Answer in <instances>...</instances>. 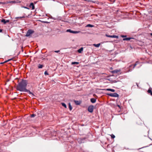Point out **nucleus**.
Segmentation results:
<instances>
[{
	"label": "nucleus",
	"mask_w": 152,
	"mask_h": 152,
	"mask_svg": "<svg viewBox=\"0 0 152 152\" xmlns=\"http://www.w3.org/2000/svg\"><path fill=\"white\" fill-rule=\"evenodd\" d=\"M27 84V81L22 79V81L18 83L16 89L20 91L25 92L27 90L26 89Z\"/></svg>",
	"instance_id": "nucleus-1"
},
{
	"label": "nucleus",
	"mask_w": 152,
	"mask_h": 152,
	"mask_svg": "<svg viewBox=\"0 0 152 152\" xmlns=\"http://www.w3.org/2000/svg\"><path fill=\"white\" fill-rule=\"evenodd\" d=\"M25 14H24V15H23V16L22 17H16V18H15L16 19H17V18H25V17H26V18H28V16H26V17L25 16Z\"/></svg>",
	"instance_id": "nucleus-16"
},
{
	"label": "nucleus",
	"mask_w": 152,
	"mask_h": 152,
	"mask_svg": "<svg viewBox=\"0 0 152 152\" xmlns=\"http://www.w3.org/2000/svg\"><path fill=\"white\" fill-rule=\"evenodd\" d=\"M132 39H131V40H131V42H132V41H133V40H132Z\"/></svg>",
	"instance_id": "nucleus-39"
},
{
	"label": "nucleus",
	"mask_w": 152,
	"mask_h": 152,
	"mask_svg": "<svg viewBox=\"0 0 152 152\" xmlns=\"http://www.w3.org/2000/svg\"><path fill=\"white\" fill-rule=\"evenodd\" d=\"M38 67L39 69L42 68L43 67V65L41 64H39L38 66Z\"/></svg>",
	"instance_id": "nucleus-20"
},
{
	"label": "nucleus",
	"mask_w": 152,
	"mask_h": 152,
	"mask_svg": "<svg viewBox=\"0 0 152 152\" xmlns=\"http://www.w3.org/2000/svg\"><path fill=\"white\" fill-rule=\"evenodd\" d=\"M1 3H2V4H4V3L2 2Z\"/></svg>",
	"instance_id": "nucleus-40"
},
{
	"label": "nucleus",
	"mask_w": 152,
	"mask_h": 152,
	"mask_svg": "<svg viewBox=\"0 0 152 152\" xmlns=\"http://www.w3.org/2000/svg\"><path fill=\"white\" fill-rule=\"evenodd\" d=\"M106 90L108 91H110L113 92H114L115 91V90L114 89L110 88H107L106 89Z\"/></svg>",
	"instance_id": "nucleus-17"
},
{
	"label": "nucleus",
	"mask_w": 152,
	"mask_h": 152,
	"mask_svg": "<svg viewBox=\"0 0 152 152\" xmlns=\"http://www.w3.org/2000/svg\"><path fill=\"white\" fill-rule=\"evenodd\" d=\"M36 116V115L34 114H32L31 115V117L32 118Z\"/></svg>",
	"instance_id": "nucleus-24"
},
{
	"label": "nucleus",
	"mask_w": 152,
	"mask_h": 152,
	"mask_svg": "<svg viewBox=\"0 0 152 152\" xmlns=\"http://www.w3.org/2000/svg\"><path fill=\"white\" fill-rule=\"evenodd\" d=\"M29 7L30 8H32V10H33L34 9V4L33 3H31L30 5H29Z\"/></svg>",
	"instance_id": "nucleus-11"
},
{
	"label": "nucleus",
	"mask_w": 152,
	"mask_h": 152,
	"mask_svg": "<svg viewBox=\"0 0 152 152\" xmlns=\"http://www.w3.org/2000/svg\"><path fill=\"white\" fill-rule=\"evenodd\" d=\"M8 62V60L5 61L4 62V63H6V62Z\"/></svg>",
	"instance_id": "nucleus-32"
},
{
	"label": "nucleus",
	"mask_w": 152,
	"mask_h": 152,
	"mask_svg": "<svg viewBox=\"0 0 152 152\" xmlns=\"http://www.w3.org/2000/svg\"><path fill=\"white\" fill-rule=\"evenodd\" d=\"M69 107L70 110L71 111L72 109V107L70 103H69Z\"/></svg>",
	"instance_id": "nucleus-18"
},
{
	"label": "nucleus",
	"mask_w": 152,
	"mask_h": 152,
	"mask_svg": "<svg viewBox=\"0 0 152 152\" xmlns=\"http://www.w3.org/2000/svg\"><path fill=\"white\" fill-rule=\"evenodd\" d=\"M147 92L149 94H150L151 96H152V91L149 88Z\"/></svg>",
	"instance_id": "nucleus-15"
},
{
	"label": "nucleus",
	"mask_w": 152,
	"mask_h": 152,
	"mask_svg": "<svg viewBox=\"0 0 152 152\" xmlns=\"http://www.w3.org/2000/svg\"><path fill=\"white\" fill-rule=\"evenodd\" d=\"M90 101H91V102L92 103H94L96 102V99L94 98H92L91 99Z\"/></svg>",
	"instance_id": "nucleus-12"
},
{
	"label": "nucleus",
	"mask_w": 152,
	"mask_h": 152,
	"mask_svg": "<svg viewBox=\"0 0 152 152\" xmlns=\"http://www.w3.org/2000/svg\"><path fill=\"white\" fill-rule=\"evenodd\" d=\"M117 106H118L120 108H121L120 106L119 105H117Z\"/></svg>",
	"instance_id": "nucleus-34"
},
{
	"label": "nucleus",
	"mask_w": 152,
	"mask_h": 152,
	"mask_svg": "<svg viewBox=\"0 0 152 152\" xmlns=\"http://www.w3.org/2000/svg\"><path fill=\"white\" fill-rule=\"evenodd\" d=\"M132 69H131V70H129V71H132Z\"/></svg>",
	"instance_id": "nucleus-42"
},
{
	"label": "nucleus",
	"mask_w": 152,
	"mask_h": 152,
	"mask_svg": "<svg viewBox=\"0 0 152 152\" xmlns=\"http://www.w3.org/2000/svg\"><path fill=\"white\" fill-rule=\"evenodd\" d=\"M66 31L67 32H69L70 33L73 34H77L80 32V31H73L70 29H68Z\"/></svg>",
	"instance_id": "nucleus-4"
},
{
	"label": "nucleus",
	"mask_w": 152,
	"mask_h": 152,
	"mask_svg": "<svg viewBox=\"0 0 152 152\" xmlns=\"http://www.w3.org/2000/svg\"><path fill=\"white\" fill-rule=\"evenodd\" d=\"M23 7L25 8H26V9H28V10L29 9V8H28L26 7Z\"/></svg>",
	"instance_id": "nucleus-29"
},
{
	"label": "nucleus",
	"mask_w": 152,
	"mask_h": 152,
	"mask_svg": "<svg viewBox=\"0 0 152 152\" xmlns=\"http://www.w3.org/2000/svg\"><path fill=\"white\" fill-rule=\"evenodd\" d=\"M150 35L152 36V33H150Z\"/></svg>",
	"instance_id": "nucleus-37"
},
{
	"label": "nucleus",
	"mask_w": 152,
	"mask_h": 152,
	"mask_svg": "<svg viewBox=\"0 0 152 152\" xmlns=\"http://www.w3.org/2000/svg\"><path fill=\"white\" fill-rule=\"evenodd\" d=\"M1 22L3 23L4 24H6L7 23H9L10 22L9 20H6L5 19H2L1 20Z\"/></svg>",
	"instance_id": "nucleus-8"
},
{
	"label": "nucleus",
	"mask_w": 152,
	"mask_h": 152,
	"mask_svg": "<svg viewBox=\"0 0 152 152\" xmlns=\"http://www.w3.org/2000/svg\"><path fill=\"white\" fill-rule=\"evenodd\" d=\"M34 33V31L31 30H28L27 32V33L26 35V37H28L30 36L31 34H32Z\"/></svg>",
	"instance_id": "nucleus-2"
},
{
	"label": "nucleus",
	"mask_w": 152,
	"mask_h": 152,
	"mask_svg": "<svg viewBox=\"0 0 152 152\" xmlns=\"http://www.w3.org/2000/svg\"><path fill=\"white\" fill-rule=\"evenodd\" d=\"M130 48H131V49H132L133 48V47H132V46H130Z\"/></svg>",
	"instance_id": "nucleus-30"
},
{
	"label": "nucleus",
	"mask_w": 152,
	"mask_h": 152,
	"mask_svg": "<svg viewBox=\"0 0 152 152\" xmlns=\"http://www.w3.org/2000/svg\"><path fill=\"white\" fill-rule=\"evenodd\" d=\"M111 137L112 138H114L115 137L114 135L112 134L111 135Z\"/></svg>",
	"instance_id": "nucleus-26"
},
{
	"label": "nucleus",
	"mask_w": 152,
	"mask_h": 152,
	"mask_svg": "<svg viewBox=\"0 0 152 152\" xmlns=\"http://www.w3.org/2000/svg\"><path fill=\"white\" fill-rule=\"evenodd\" d=\"M79 64V63L77 62H72V64Z\"/></svg>",
	"instance_id": "nucleus-23"
},
{
	"label": "nucleus",
	"mask_w": 152,
	"mask_h": 152,
	"mask_svg": "<svg viewBox=\"0 0 152 152\" xmlns=\"http://www.w3.org/2000/svg\"><path fill=\"white\" fill-rule=\"evenodd\" d=\"M133 39V40H136V39L133 38H131V37H128V38H124L123 39V40H126V41H128V40H129L131 39Z\"/></svg>",
	"instance_id": "nucleus-9"
},
{
	"label": "nucleus",
	"mask_w": 152,
	"mask_h": 152,
	"mask_svg": "<svg viewBox=\"0 0 152 152\" xmlns=\"http://www.w3.org/2000/svg\"><path fill=\"white\" fill-rule=\"evenodd\" d=\"M25 92L28 93V94L30 95V97H31L33 98H34V97L36 96L34 93L31 92L29 90L27 89Z\"/></svg>",
	"instance_id": "nucleus-6"
},
{
	"label": "nucleus",
	"mask_w": 152,
	"mask_h": 152,
	"mask_svg": "<svg viewBox=\"0 0 152 152\" xmlns=\"http://www.w3.org/2000/svg\"><path fill=\"white\" fill-rule=\"evenodd\" d=\"M74 102L76 105H79L80 104V102L79 101L74 100Z\"/></svg>",
	"instance_id": "nucleus-13"
},
{
	"label": "nucleus",
	"mask_w": 152,
	"mask_h": 152,
	"mask_svg": "<svg viewBox=\"0 0 152 152\" xmlns=\"http://www.w3.org/2000/svg\"><path fill=\"white\" fill-rule=\"evenodd\" d=\"M126 36H124V35H122V37H125Z\"/></svg>",
	"instance_id": "nucleus-36"
},
{
	"label": "nucleus",
	"mask_w": 152,
	"mask_h": 152,
	"mask_svg": "<svg viewBox=\"0 0 152 152\" xmlns=\"http://www.w3.org/2000/svg\"><path fill=\"white\" fill-rule=\"evenodd\" d=\"M45 22V23H48V22Z\"/></svg>",
	"instance_id": "nucleus-41"
},
{
	"label": "nucleus",
	"mask_w": 152,
	"mask_h": 152,
	"mask_svg": "<svg viewBox=\"0 0 152 152\" xmlns=\"http://www.w3.org/2000/svg\"><path fill=\"white\" fill-rule=\"evenodd\" d=\"M83 47L80 48V49L78 50V52L80 53H81L82 51L83 50Z\"/></svg>",
	"instance_id": "nucleus-14"
},
{
	"label": "nucleus",
	"mask_w": 152,
	"mask_h": 152,
	"mask_svg": "<svg viewBox=\"0 0 152 152\" xmlns=\"http://www.w3.org/2000/svg\"><path fill=\"white\" fill-rule=\"evenodd\" d=\"M108 95L113 97H118L119 95L117 93H108L107 94Z\"/></svg>",
	"instance_id": "nucleus-3"
},
{
	"label": "nucleus",
	"mask_w": 152,
	"mask_h": 152,
	"mask_svg": "<svg viewBox=\"0 0 152 152\" xmlns=\"http://www.w3.org/2000/svg\"><path fill=\"white\" fill-rule=\"evenodd\" d=\"M60 51V50H56L54 51V52L55 53H58Z\"/></svg>",
	"instance_id": "nucleus-28"
},
{
	"label": "nucleus",
	"mask_w": 152,
	"mask_h": 152,
	"mask_svg": "<svg viewBox=\"0 0 152 152\" xmlns=\"http://www.w3.org/2000/svg\"><path fill=\"white\" fill-rule=\"evenodd\" d=\"M136 84H137V86L138 87V84H137V83H136Z\"/></svg>",
	"instance_id": "nucleus-38"
},
{
	"label": "nucleus",
	"mask_w": 152,
	"mask_h": 152,
	"mask_svg": "<svg viewBox=\"0 0 152 152\" xmlns=\"http://www.w3.org/2000/svg\"><path fill=\"white\" fill-rule=\"evenodd\" d=\"M139 62L138 61H137L134 64V65H131L129 66V67L130 68H131L132 66H133V69H134L135 67L138 64Z\"/></svg>",
	"instance_id": "nucleus-10"
},
{
	"label": "nucleus",
	"mask_w": 152,
	"mask_h": 152,
	"mask_svg": "<svg viewBox=\"0 0 152 152\" xmlns=\"http://www.w3.org/2000/svg\"><path fill=\"white\" fill-rule=\"evenodd\" d=\"M94 108V106L91 105L88 107V110L89 112L91 113L93 112Z\"/></svg>",
	"instance_id": "nucleus-5"
},
{
	"label": "nucleus",
	"mask_w": 152,
	"mask_h": 152,
	"mask_svg": "<svg viewBox=\"0 0 152 152\" xmlns=\"http://www.w3.org/2000/svg\"><path fill=\"white\" fill-rule=\"evenodd\" d=\"M100 43H98L97 44H94V46H95L96 47H99L100 46Z\"/></svg>",
	"instance_id": "nucleus-21"
},
{
	"label": "nucleus",
	"mask_w": 152,
	"mask_h": 152,
	"mask_svg": "<svg viewBox=\"0 0 152 152\" xmlns=\"http://www.w3.org/2000/svg\"><path fill=\"white\" fill-rule=\"evenodd\" d=\"M44 74L45 75H48V72L46 71L45 72Z\"/></svg>",
	"instance_id": "nucleus-27"
},
{
	"label": "nucleus",
	"mask_w": 152,
	"mask_h": 152,
	"mask_svg": "<svg viewBox=\"0 0 152 152\" xmlns=\"http://www.w3.org/2000/svg\"><path fill=\"white\" fill-rule=\"evenodd\" d=\"M2 30L0 29V32H2Z\"/></svg>",
	"instance_id": "nucleus-33"
},
{
	"label": "nucleus",
	"mask_w": 152,
	"mask_h": 152,
	"mask_svg": "<svg viewBox=\"0 0 152 152\" xmlns=\"http://www.w3.org/2000/svg\"><path fill=\"white\" fill-rule=\"evenodd\" d=\"M61 104H62V106H63V107H65V108H66V104H65L64 103H61Z\"/></svg>",
	"instance_id": "nucleus-22"
},
{
	"label": "nucleus",
	"mask_w": 152,
	"mask_h": 152,
	"mask_svg": "<svg viewBox=\"0 0 152 152\" xmlns=\"http://www.w3.org/2000/svg\"><path fill=\"white\" fill-rule=\"evenodd\" d=\"M94 26L93 25L88 24L86 25V27H92Z\"/></svg>",
	"instance_id": "nucleus-19"
},
{
	"label": "nucleus",
	"mask_w": 152,
	"mask_h": 152,
	"mask_svg": "<svg viewBox=\"0 0 152 152\" xmlns=\"http://www.w3.org/2000/svg\"><path fill=\"white\" fill-rule=\"evenodd\" d=\"M4 63V62H1V63H0V64H3Z\"/></svg>",
	"instance_id": "nucleus-35"
},
{
	"label": "nucleus",
	"mask_w": 152,
	"mask_h": 152,
	"mask_svg": "<svg viewBox=\"0 0 152 152\" xmlns=\"http://www.w3.org/2000/svg\"><path fill=\"white\" fill-rule=\"evenodd\" d=\"M106 36L110 38H115L117 39L118 38V36L115 35H109L107 34H106Z\"/></svg>",
	"instance_id": "nucleus-7"
},
{
	"label": "nucleus",
	"mask_w": 152,
	"mask_h": 152,
	"mask_svg": "<svg viewBox=\"0 0 152 152\" xmlns=\"http://www.w3.org/2000/svg\"><path fill=\"white\" fill-rule=\"evenodd\" d=\"M113 73H117L118 72V71L117 70H114L113 71Z\"/></svg>",
	"instance_id": "nucleus-25"
},
{
	"label": "nucleus",
	"mask_w": 152,
	"mask_h": 152,
	"mask_svg": "<svg viewBox=\"0 0 152 152\" xmlns=\"http://www.w3.org/2000/svg\"><path fill=\"white\" fill-rule=\"evenodd\" d=\"M12 60V58L8 60V61H9Z\"/></svg>",
	"instance_id": "nucleus-31"
}]
</instances>
